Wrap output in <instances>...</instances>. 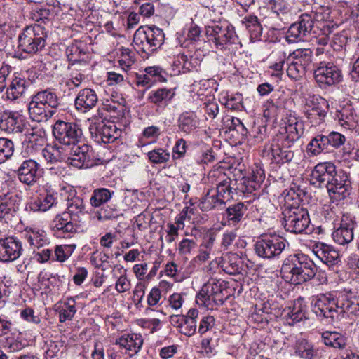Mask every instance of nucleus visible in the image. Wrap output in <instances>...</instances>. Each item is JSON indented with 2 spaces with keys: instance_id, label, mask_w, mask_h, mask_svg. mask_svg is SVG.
<instances>
[{
  "instance_id": "nucleus-51",
  "label": "nucleus",
  "mask_w": 359,
  "mask_h": 359,
  "mask_svg": "<svg viewBox=\"0 0 359 359\" xmlns=\"http://www.w3.org/2000/svg\"><path fill=\"white\" fill-rule=\"evenodd\" d=\"M235 185L236 187V191H238L243 194L252 193L254 191L259 188V186L250 177H243L239 182L235 180Z\"/></svg>"
},
{
  "instance_id": "nucleus-44",
  "label": "nucleus",
  "mask_w": 359,
  "mask_h": 359,
  "mask_svg": "<svg viewBox=\"0 0 359 359\" xmlns=\"http://www.w3.org/2000/svg\"><path fill=\"white\" fill-rule=\"evenodd\" d=\"M145 30L150 38L151 52L161 47L163 43L165 35L163 30L156 26H145Z\"/></svg>"
},
{
  "instance_id": "nucleus-63",
  "label": "nucleus",
  "mask_w": 359,
  "mask_h": 359,
  "mask_svg": "<svg viewBox=\"0 0 359 359\" xmlns=\"http://www.w3.org/2000/svg\"><path fill=\"white\" fill-rule=\"evenodd\" d=\"M83 52L77 46H72L67 49V56L69 62H78L81 60V55H84Z\"/></svg>"
},
{
  "instance_id": "nucleus-58",
  "label": "nucleus",
  "mask_w": 359,
  "mask_h": 359,
  "mask_svg": "<svg viewBox=\"0 0 359 359\" xmlns=\"http://www.w3.org/2000/svg\"><path fill=\"white\" fill-rule=\"evenodd\" d=\"M50 11L46 8H37L33 10L31 14L32 19L37 22L36 24H46V22H49Z\"/></svg>"
},
{
  "instance_id": "nucleus-35",
  "label": "nucleus",
  "mask_w": 359,
  "mask_h": 359,
  "mask_svg": "<svg viewBox=\"0 0 359 359\" xmlns=\"http://www.w3.org/2000/svg\"><path fill=\"white\" fill-rule=\"evenodd\" d=\"M25 238L32 248L34 252L35 249L43 248L48 243L46 233L41 229H30L29 230H27Z\"/></svg>"
},
{
  "instance_id": "nucleus-29",
  "label": "nucleus",
  "mask_w": 359,
  "mask_h": 359,
  "mask_svg": "<svg viewBox=\"0 0 359 359\" xmlns=\"http://www.w3.org/2000/svg\"><path fill=\"white\" fill-rule=\"evenodd\" d=\"M81 224L72 221L69 215L62 212L57 215L52 222V228L55 231H62L66 233L76 232Z\"/></svg>"
},
{
  "instance_id": "nucleus-45",
  "label": "nucleus",
  "mask_w": 359,
  "mask_h": 359,
  "mask_svg": "<svg viewBox=\"0 0 359 359\" xmlns=\"http://www.w3.org/2000/svg\"><path fill=\"white\" fill-rule=\"evenodd\" d=\"M120 215H122L116 205H104L96 212L97 218L100 222L117 219Z\"/></svg>"
},
{
  "instance_id": "nucleus-36",
  "label": "nucleus",
  "mask_w": 359,
  "mask_h": 359,
  "mask_svg": "<svg viewBox=\"0 0 359 359\" xmlns=\"http://www.w3.org/2000/svg\"><path fill=\"white\" fill-rule=\"evenodd\" d=\"M198 314L197 309H190L187 315L181 316V334L189 337L195 333L196 330V318Z\"/></svg>"
},
{
  "instance_id": "nucleus-43",
  "label": "nucleus",
  "mask_w": 359,
  "mask_h": 359,
  "mask_svg": "<svg viewBox=\"0 0 359 359\" xmlns=\"http://www.w3.org/2000/svg\"><path fill=\"white\" fill-rule=\"evenodd\" d=\"M150 38L147 35V32L145 30V26L140 27L135 32L133 36V43L137 48L144 53L151 52Z\"/></svg>"
},
{
  "instance_id": "nucleus-55",
  "label": "nucleus",
  "mask_w": 359,
  "mask_h": 359,
  "mask_svg": "<svg viewBox=\"0 0 359 359\" xmlns=\"http://www.w3.org/2000/svg\"><path fill=\"white\" fill-rule=\"evenodd\" d=\"M341 118L340 119L344 121V123L348 126H353L357 122V115L351 106H346L340 111Z\"/></svg>"
},
{
  "instance_id": "nucleus-31",
  "label": "nucleus",
  "mask_w": 359,
  "mask_h": 359,
  "mask_svg": "<svg viewBox=\"0 0 359 359\" xmlns=\"http://www.w3.org/2000/svg\"><path fill=\"white\" fill-rule=\"evenodd\" d=\"M29 85V82L24 78L15 77L12 79L11 83L6 90L7 98L15 100L22 96L26 92Z\"/></svg>"
},
{
  "instance_id": "nucleus-60",
  "label": "nucleus",
  "mask_w": 359,
  "mask_h": 359,
  "mask_svg": "<svg viewBox=\"0 0 359 359\" xmlns=\"http://www.w3.org/2000/svg\"><path fill=\"white\" fill-rule=\"evenodd\" d=\"M185 236L189 238H184L181 241V253L191 252L196 248V237L193 234L189 236L187 233H185Z\"/></svg>"
},
{
  "instance_id": "nucleus-62",
  "label": "nucleus",
  "mask_w": 359,
  "mask_h": 359,
  "mask_svg": "<svg viewBox=\"0 0 359 359\" xmlns=\"http://www.w3.org/2000/svg\"><path fill=\"white\" fill-rule=\"evenodd\" d=\"M286 320L288 325H293L297 323L300 322L304 317V313L299 309L294 308L290 311L285 316Z\"/></svg>"
},
{
  "instance_id": "nucleus-37",
  "label": "nucleus",
  "mask_w": 359,
  "mask_h": 359,
  "mask_svg": "<svg viewBox=\"0 0 359 359\" xmlns=\"http://www.w3.org/2000/svg\"><path fill=\"white\" fill-rule=\"evenodd\" d=\"M115 192L107 188H97L93 190L90 198V204L93 208H100L107 203L114 196Z\"/></svg>"
},
{
  "instance_id": "nucleus-59",
  "label": "nucleus",
  "mask_w": 359,
  "mask_h": 359,
  "mask_svg": "<svg viewBox=\"0 0 359 359\" xmlns=\"http://www.w3.org/2000/svg\"><path fill=\"white\" fill-rule=\"evenodd\" d=\"M269 5L273 13L277 15L287 13L290 11L288 4L285 0H270Z\"/></svg>"
},
{
  "instance_id": "nucleus-33",
  "label": "nucleus",
  "mask_w": 359,
  "mask_h": 359,
  "mask_svg": "<svg viewBox=\"0 0 359 359\" xmlns=\"http://www.w3.org/2000/svg\"><path fill=\"white\" fill-rule=\"evenodd\" d=\"M116 344L136 354L143 344V339L140 334L133 333L120 337L117 339Z\"/></svg>"
},
{
  "instance_id": "nucleus-19",
  "label": "nucleus",
  "mask_w": 359,
  "mask_h": 359,
  "mask_svg": "<svg viewBox=\"0 0 359 359\" xmlns=\"http://www.w3.org/2000/svg\"><path fill=\"white\" fill-rule=\"evenodd\" d=\"M90 132L97 142L109 143L116 140L120 131L113 123H104L103 121L91 124Z\"/></svg>"
},
{
  "instance_id": "nucleus-41",
  "label": "nucleus",
  "mask_w": 359,
  "mask_h": 359,
  "mask_svg": "<svg viewBox=\"0 0 359 359\" xmlns=\"http://www.w3.org/2000/svg\"><path fill=\"white\" fill-rule=\"evenodd\" d=\"M199 123V118L194 111H186L181 114V132L187 134L194 133Z\"/></svg>"
},
{
  "instance_id": "nucleus-6",
  "label": "nucleus",
  "mask_w": 359,
  "mask_h": 359,
  "mask_svg": "<svg viewBox=\"0 0 359 359\" xmlns=\"http://www.w3.org/2000/svg\"><path fill=\"white\" fill-rule=\"evenodd\" d=\"M341 290L333 291L325 294H319L313 297L312 310L316 315L322 319L334 320L339 316L340 302L344 298L341 294Z\"/></svg>"
},
{
  "instance_id": "nucleus-46",
  "label": "nucleus",
  "mask_w": 359,
  "mask_h": 359,
  "mask_svg": "<svg viewBox=\"0 0 359 359\" xmlns=\"http://www.w3.org/2000/svg\"><path fill=\"white\" fill-rule=\"evenodd\" d=\"M243 23L245 24L246 28L248 29L251 38L257 39L261 36L262 27L257 16H246L244 18Z\"/></svg>"
},
{
  "instance_id": "nucleus-50",
  "label": "nucleus",
  "mask_w": 359,
  "mask_h": 359,
  "mask_svg": "<svg viewBox=\"0 0 359 359\" xmlns=\"http://www.w3.org/2000/svg\"><path fill=\"white\" fill-rule=\"evenodd\" d=\"M75 248L74 244L57 245L54 251L56 260L60 262H65L72 255Z\"/></svg>"
},
{
  "instance_id": "nucleus-22",
  "label": "nucleus",
  "mask_w": 359,
  "mask_h": 359,
  "mask_svg": "<svg viewBox=\"0 0 359 359\" xmlns=\"http://www.w3.org/2000/svg\"><path fill=\"white\" fill-rule=\"evenodd\" d=\"M354 222L348 217L343 215L339 226L332 232L334 241L341 245L350 243L354 238Z\"/></svg>"
},
{
  "instance_id": "nucleus-21",
  "label": "nucleus",
  "mask_w": 359,
  "mask_h": 359,
  "mask_svg": "<svg viewBox=\"0 0 359 359\" xmlns=\"http://www.w3.org/2000/svg\"><path fill=\"white\" fill-rule=\"evenodd\" d=\"M39 164L34 160H25L16 170L19 181L26 185L32 186L39 179Z\"/></svg>"
},
{
  "instance_id": "nucleus-2",
  "label": "nucleus",
  "mask_w": 359,
  "mask_h": 359,
  "mask_svg": "<svg viewBox=\"0 0 359 359\" xmlns=\"http://www.w3.org/2000/svg\"><path fill=\"white\" fill-rule=\"evenodd\" d=\"M317 267L306 255H291L283 261L280 273L288 283L299 285L311 280L316 275Z\"/></svg>"
},
{
  "instance_id": "nucleus-54",
  "label": "nucleus",
  "mask_w": 359,
  "mask_h": 359,
  "mask_svg": "<svg viewBox=\"0 0 359 359\" xmlns=\"http://www.w3.org/2000/svg\"><path fill=\"white\" fill-rule=\"evenodd\" d=\"M147 156L152 163L157 164L165 163L170 157L169 153L161 148L149 151Z\"/></svg>"
},
{
  "instance_id": "nucleus-39",
  "label": "nucleus",
  "mask_w": 359,
  "mask_h": 359,
  "mask_svg": "<svg viewBox=\"0 0 359 359\" xmlns=\"http://www.w3.org/2000/svg\"><path fill=\"white\" fill-rule=\"evenodd\" d=\"M224 205L216 194L215 190L212 189L201 198L199 207L202 211H209L214 208H222Z\"/></svg>"
},
{
  "instance_id": "nucleus-20",
  "label": "nucleus",
  "mask_w": 359,
  "mask_h": 359,
  "mask_svg": "<svg viewBox=\"0 0 359 359\" xmlns=\"http://www.w3.org/2000/svg\"><path fill=\"white\" fill-rule=\"evenodd\" d=\"M307 116L311 121L316 119V123H320L325 117L328 108V104L325 99L318 95H309L306 99Z\"/></svg>"
},
{
  "instance_id": "nucleus-27",
  "label": "nucleus",
  "mask_w": 359,
  "mask_h": 359,
  "mask_svg": "<svg viewBox=\"0 0 359 359\" xmlns=\"http://www.w3.org/2000/svg\"><path fill=\"white\" fill-rule=\"evenodd\" d=\"M341 294H343L344 298L340 302L339 315L359 316V302L355 293L351 289L344 288L341 290Z\"/></svg>"
},
{
  "instance_id": "nucleus-24",
  "label": "nucleus",
  "mask_w": 359,
  "mask_h": 359,
  "mask_svg": "<svg viewBox=\"0 0 359 359\" xmlns=\"http://www.w3.org/2000/svg\"><path fill=\"white\" fill-rule=\"evenodd\" d=\"M72 221L81 224L83 217L87 214L86 206L81 196L70 194L66 202V211Z\"/></svg>"
},
{
  "instance_id": "nucleus-3",
  "label": "nucleus",
  "mask_w": 359,
  "mask_h": 359,
  "mask_svg": "<svg viewBox=\"0 0 359 359\" xmlns=\"http://www.w3.org/2000/svg\"><path fill=\"white\" fill-rule=\"evenodd\" d=\"M294 199L290 193L285 197V204L282 212V225L284 229L293 233H307L309 229L310 217L308 210L299 205L290 204L289 201Z\"/></svg>"
},
{
  "instance_id": "nucleus-8",
  "label": "nucleus",
  "mask_w": 359,
  "mask_h": 359,
  "mask_svg": "<svg viewBox=\"0 0 359 359\" xmlns=\"http://www.w3.org/2000/svg\"><path fill=\"white\" fill-rule=\"evenodd\" d=\"M196 302L208 309L222 305L224 303L222 283L215 278L210 279L203 285Z\"/></svg>"
},
{
  "instance_id": "nucleus-42",
  "label": "nucleus",
  "mask_w": 359,
  "mask_h": 359,
  "mask_svg": "<svg viewBox=\"0 0 359 359\" xmlns=\"http://www.w3.org/2000/svg\"><path fill=\"white\" fill-rule=\"evenodd\" d=\"M241 258L234 253L227 254L222 260V267L223 270L230 275H236L241 271Z\"/></svg>"
},
{
  "instance_id": "nucleus-4",
  "label": "nucleus",
  "mask_w": 359,
  "mask_h": 359,
  "mask_svg": "<svg viewBox=\"0 0 359 359\" xmlns=\"http://www.w3.org/2000/svg\"><path fill=\"white\" fill-rule=\"evenodd\" d=\"M0 130L7 133L19 134L25 133L29 142H36L41 131L27 128L23 115L18 111L5 110L0 114Z\"/></svg>"
},
{
  "instance_id": "nucleus-38",
  "label": "nucleus",
  "mask_w": 359,
  "mask_h": 359,
  "mask_svg": "<svg viewBox=\"0 0 359 359\" xmlns=\"http://www.w3.org/2000/svg\"><path fill=\"white\" fill-rule=\"evenodd\" d=\"M294 353L303 359H316L317 351L313 345L304 339H297L294 345Z\"/></svg>"
},
{
  "instance_id": "nucleus-1",
  "label": "nucleus",
  "mask_w": 359,
  "mask_h": 359,
  "mask_svg": "<svg viewBox=\"0 0 359 359\" xmlns=\"http://www.w3.org/2000/svg\"><path fill=\"white\" fill-rule=\"evenodd\" d=\"M309 182L316 187H326L330 197L335 200L346 198L352 189L347 172L342 169L337 170L332 162L317 164L311 171Z\"/></svg>"
},
{
  "instance_id": "nucleus-14",
  "label": "nucleus",
  "mask_w": 359,
  "mask_h": 359,
  "mask_svg": "<svg viewBox=\"0 0 359 359\" xmlns=\"http://www.w3.org/2000/svg\"><path fill=\"white\" fill-rule=\"evenodd\" d=\"M208 179L215 183L217 188L216 194L224 204L233 198V194L236 192L235 180H232L224 172L219 170L210 171L208 175Z\"/></svg>"
},
{
  "instance_id": "nucleus-56",
  "label": "nucleus",
  "mask_w": 359,
  "mask_h": 359,
  "mask_svg": "<svg viewBox=\"0 0 359 359\" xmlns=\"http://www.w3.org/2000/svg\"><path fill=\"white\" fill-rule=\"evenodd\" d=\"M174 95V93L172 90H166L164 88L158 89L154 92H153L150 96L149 99L151 102L155 104L159 103L164 100H170Z\"/></svg>"
},
{
  "instance_id": "nucleus-12",
  "label": "nucleus",
  "mask_w": 359,
  "mask_h": 359,
  "mask_svg": "<svg viewBox=\"0 0 359 359\" xmlns=\"http://www.w3.org/2000/svg\"><path fill=\"white\" fill-rule=\"evenodd\" d=\"M314 78L320 88H327L339 83L343 75L338 66L332 62L322 61L314 70Z\"/></svg>"
},
{
  "instance_id": "nucleus-52",
  "label": "nucleus",
  "mask_w": 359,
  "mask_h": 359,
  "mask_svg": "<svg viewBox=\"0 0 359 359\" xmlns=\"http://www.w3.org/2000/svg\"><path fill=\"white\" fill-rule=\"evenodd\" d=\"M348 39V37L345 32L334 34L330 41V46L335 51H341L346 48Z\"/></svg>"
},
{
  "instance_id": "nucleus-25",
  "label": "nucleus",
  "mask_w": 359,
  "mask_h": 359,
  "mask_svg": "<svg viewBox=\"0 0 359 359\" xmlns=\"http://www.w3.org/2000/svg\"><path fill=\"white\" fill-rule=\"evenodd\" d=\"M98 103V97L96 92L89 88L81 90L74 100L76 109L81 113H87Z\"/></svg>"
},
{
  "instance_id": "nucleus-40",
  "label": "nucleus",
  "mask_w": 359,
  "mask_h": 359,
  "mask_svg": "<svg viewBox=\"0 0 359 359\" xmlns=\"http://www.w3.org/2000/svg\"><path fill=\"white\" fill-rule=\"evenodd\" d=\"M247 211V206L243 203H238L226 209L227 222L229 225H236L241 222Z\"/></svg>"
},
{
  "instance_id": "nucleus-13",
  "label": "nucleus",
  "mask_w": 359,
  "mask_h": 359,
  "mask_svg": "<svg viewBox=\"0 0 359 359\" xmlns=\"http://www.w3.org/2000/svg\"><path fill=\"white\" fill-rule=\"evenodd\" d=\"M19 208V198L11 182L1 184L0 191V219L13 216Z\"/></svg>"
},
{
  "instance_id": "nucleus-16",
  "label": "nucleus",
  "mask_w": 359,
  "mask_h": 359,
  "mask_svg": "<svg viewBox=\"0 0 359 359\" xmlns=\"http://www.w3.org/2000/svg\"><path fill=\"white\" fill-rule=\"evenodd\" d=\"M206 34L212 37V42L217 48L222 50L226 44L235 43L237 36L233 27L214 24L205 27Z\"/></svg>"
},
{
  "instance_id": "nucleus-17",
  "label": "nucleus",
  "mask_w": 359,
  "mask_h": 359,
  "mask_svg": "<svg viewBox=\"0 0 359 359\" xmlns=\"http://www.w3.org/2000/svg\"><path fill=\"white\" fill-rule=\"evenodd\" d=\"M292 145L288 141L276 136L269 147L273 162L277 164L290 162L294 158V152L291 149Z\"/></svg>"
},
{
  "instance_id": "nucleus-18",
  "label": "nucleus",
  "mask_w": 359,
  "mask_h": 359,
  "mask_svg": "<svg viewBox=\"0 0 359 359\" xmlns=\"http://www.w3.org/2000/svg\"><path fill=\"white\" fill-rule=\"evenodd\" d=\"M23 252L22 242L16 237L0 239V261L11 262L20 257Z\"/></svg>"
},
{
  "instance_id": "nucleus-23",
  "label": "nucleus",
  "mask_w": 359,
  "mask_h": 359,
  "mask_svg": "<svg viewBox=\"0 0 359 359\" xmlns=\"http://www.w3.org/2000/svg\"><path fill=\"white\" fill-rule=\"evenodd\" d=\"M315 255L328 266H333L340 262L339 252L335 248L325 243L316 242L312 245Z\"/></svg>"
},
{
  "instance_id": "nucleus-57",
  "label": "nucleus",
  "mask_w": 359,
  "mask_h": 359,
  "mask_svg": "<svg viewBox=\"0 0 359 359\" xmlns=\"http://www.w3.org/2000/svg\"><path fill=\"white\" fill-rule=\"evenodd\" d=\"M238 235L235 230L226 231L222 234V236L221 238V248L223 249L224 250L231 249Z\"/></svg>"
},
{
  "instance_id": "nucleus-5",
  "label": "nucleus",
  "mask_w": 359,
  "mask_h": 359,
  "mask_svg": "<svg viewBox=\"0 0 359 359\" xmlns=\"http://www.w3.org/2000/svg\"><path fill=\"white\" fill-rule=\"evenodd\" d=\"M47 36L43 25L34 24L27 26L18 36V48L25 53L35 54L45 47Z\"/></svg>"
},
{
  "instance_id": "nucleus-7",
  "label": "nucleus",
  "mask_w": 359,
  "mask_h": 359,
  "mask_svg": "<svg viewBox=\"0 0 359 359\" xmlns=\"http://www.w3.org/2000/svg\"><path fill=\"white\" fill-rule=\"evenodd\" d=\"M346 141L345 135L337 131L330 132L327 135L317 134L307 144V153L309 156L332 153L343 146Z\"/></svg>"
},
{
  "instance_id": "nucleus-53",
  "label": "nucleus",
  "mask_w": 359,
  "mask_h": 359,
  "mask_svg": "<svg viewBox=\"0 0 359 359\" xmlns=\"http://www.w3.org/2000/svg\"><path fill=\"white\" fill-rule=\"evenodd\" d=\"M288 67L287 69V75L294 79L305 74L306 69L299 64L297 60L292 59L290 64H287Z\"/></svg>"
},
{
  "instance_id": "nucleus-30",
  "label": "nucleus",
  "mask_w": 359,
  "mask_h": 359,
  "mask_svg": "<svg viewBox=\"0 0 359 359\" xmlns=\"http://www.w3.org/2000/svg\"><path fill=\"white\" fill-rule=\"evenodd\" d=\"M321 341L325 346L339 350L344 349L347 344V338L338 332H322Z\"/></svg>"
},
{
  "instance_id": "nucleus-11",
  "label": "nucleus",
  "mask_w": 359,
  "mask_h": 359,
  "mask_svg": "<svg viewBox=\"0 0 359 359\" xmlns=\"http://www.w3.org/2000/svg\"><path fill=\"white\" fill-rule=\"evenodd\" d=\"M53 134L60 144L67 146L80 143L83 137L82 130L78 124L61 120L57 121L53 125Z\"/></svg>"
},
{
  "instance_id": "nucleus-10",
  "label": "nucleus",
  "mask_w": 359,
  "mask_h": 359,
  "mask_svg": "<svg viewBox=\"0 0 359 359\" xmlns=\"http://www.w3.org/2000/svg\"><path fill=\"white\" fill-rule=\"evenodd\" d=\"M319 17L316 13L302 14L299 20L290 26L285 36L286 41L290 43L304 41L311 34L315 21L322 20Z\"/></svg>"
},
{
  "instance_id": "nucleus-9",
  "label": "nucleus",
  "mask_w": 359,
  "mask_h": 359,
  "mask_svg": "<svg viewBox=\"0 0 359 359\" xmlns=\"http://www.w3.org/2000/svg\"><path fill=\"white\" fill-rule=\"evenodd\" d=\"M286 245V241L280 236H262L255 244V253L264 259H273L280 256Z\"/></svg>"
},
{
  "instance_id": "nucleus-28",
  "label": "nucleus",
  "mask_w": 359,
  "mask_h": 359,
  "mask_svg": "<svg viewBox=\"0 0 359 359\" xmlns=\"http://www.w3.org/2000/svg\"><path fill=\"white\" fill-rule=\"evenodd\" d=\"M28 110L32 119L37 122L46 121L55 113V110H49L32 97L29 103Z\"/></svg>"
},
{
  "instance_id": "nucleus-49",
  "label": "nucleus",
  "mask_w": 359,
  "mask_h": 359,
  "mask_svg": "<svg viewBox=\"0 0 359 359\" xmlns=\"http://www.w3.org/2000/svg\"><path fill=\"white\" fill-rule=\"evenodd\" d=\"M14 144L12 140L0 137V164L6 162L13 154Z\"/></svg>"
},
{
  "instance_id": "nucleus-47",
  "label": "nucleus",
  "mask_w": 359,
  "mask_h": 359,
  "mask_svg": "<svg viewBox=\"0 0 359 359\" xmlns=\"http://www.w3.org/2000/svg\"><path fill=\"white\" fill-rule=\"evenodd\" d=\"M76 312L75 307V300L74 298L67 299L65 303L64 307L59 311V320L64 323L67 320H71Z\"/></svg>"
},
{
  "instance_id": "nucleus-61",
  "label": "nucleus",
  "mask_w": 359,
  "mask_h": 359,
  "mask_svg": "<svg viewBox=\"0 0 359 359\" xmlns=\"http://www.w3.org/2000/svg\"><path fill=\"white\" fill-rule=\"evenodd\" d=\"M184 201L186 206L181 212V221L186 218L189 219H191V215L194 214V210H196L194 202H192V198H189L188 195L185 196Z\"/></svg>"
},
{
  "instance_id": "nucleus-64",
  "label": "nucleus",
  "mask_w": 359,
  "mask_h": 359,
  "mask_svg": "<svg viewBox=\"0 0 359 359\" xmlns=\"http://www.w3.org/2000/svg\"><path fill=\"white\" fill-rule=\"evenodd\" d=\"M42 155L48 163L60 162L57 154L55 151V146H47L42 150Z\"/></svg>"
},
{
  "instance_id": "nucleus-26",
  "label": "nucleus",
  "mask_w": 359,
  "mask_h": 359,
  "mask_svg": "<svg viewBox=\"0 0 359 359\" xmlns=\"http://www.w3.org/2000/svg\"><path fill=\"white\" fill-rule=\"evenodd\" d=\"M285 133H280L277 136L294 144L303 135L304 131V125L302 120L290 114L285 122Z\"/></svg>"
},
{
  "instance_id": "nucleus-48",
  "label": "nucleus",
  "mask_w": 359,
  "mask_h": 359,
  "mask_svg": "<svg viewBox=\"0 0 359 359\" xmlns=\"http://www.w3.org/2000/svg\"><path fill=\"white\" fill-rule=\"evenodd\" d=\"M292 59L295 60L306 69L311 64L313 53L309 48L295 50L291 55Z\"/></svg>"
},
{
  "instance_id": "nucleus-34",
  "label": "nucleus",
  "mask_w": 359,
  "mask_h": 359,
  "mask_svg": "<svg viewBox=\"0 0 359 359\" xmlns=\"http://www.w3.org/2000/svg\"><path fill=\"white\" fill-rule=\"evenodd\" d=\"M57 203V198L53 194L46 193L41 194L36 199L29 204V208L34 212H46Z\"/></svg>"
},
{
  "instance_id": "nucleus-32",
  "label": "nucleus",
  "mask_w": 359,
  "mask_h": 359,
  "mask_svg": "<svg viewBox=\"0 0 359 359\" xmlns=\"http://www.w3.org/2000/svg\"><path fill=\"white\" fill-rule=\"evenodd\" d=\"M43 104L49 110H55L59 106V98L57 94L50 88L38 91L32 96Z\"/></svg>"
},
{
  "instance_id": "nucleus-15",
  "label": "nucleus",
  "mask_w": 359,
  "mask_h": 359,
  "mask_svg": "<svg viewBox=\"0 0 359 359\" xmlns=\"http://www.w3.org/2000/svg\"><path fill=\"white\" fill-rule=\"evenodd\" d=\"M69 165L77 168H90L94 165L93 151L91 147L81 142L69 147Z\"/></svg>"
}]
</instances>
